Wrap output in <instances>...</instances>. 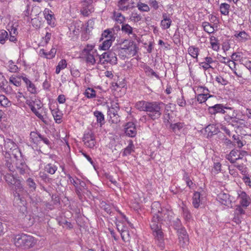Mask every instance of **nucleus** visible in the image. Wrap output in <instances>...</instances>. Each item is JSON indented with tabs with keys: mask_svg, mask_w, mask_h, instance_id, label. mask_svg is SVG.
I'll list each match as a JSON object with an SVG mask.
<instances>
[{
	"mask_svg": "<svg viewBox=\"0 0 251 251\" xmlns=\"http://www.w3.org/2000/svg\"><path fill=\"white\" fill-rule=\"evenodd\" d=\"M170 212L165 208H163L156 216L152 217L151 222L159 223V222H170L171 220L170 216Z\"/></svg>",
	"mask_w": 251,
	"mask_h": 251,
	"instance_id": "9d476101",
	"label": "nucleus"
},
{
	"mask_svg": "<svg viewBox=\"0 0 251 251\" xmlns=\"http://www.w3.org/2000/svg\"><path fill=\"white\" fill-rule=\"evenodd\" d=\"M14 242L16 247H24L25 249L32 247L35 243L33 237L24 233L16 235Z\"/></svg>",
	"mask_w": 251,
	"mask_h": 251,
	"instance_id": "f03ea898",
	"label": "nucleus"
},
{
	"mask_svg": "<svg viewBox=\"0 0 251 251\" xmlns=\"http://www.w3.org/2000/svg\"><path fill=\"white\" fill-rule=\"evenodd\" d=\"M97 52L84 53L85 55L86 61L88 64L94 65L96 63V60L95 58V54Z\"/></svg>",
	"mask_w": 251,
	"mask_h": 251,
	"instance_id": "ea45409f",
	"label": "nucleus"
},
{
	"mask_svg": "<svg viewBox=\"0 0 251 251\" xmlns=\"http://www.w3.org/2000/svg\"><path fill=\"white\" fill-rule=\"evenodd\" d=\"M120 49L123 50H128L130 53L135 55L137 52L138 48L133 41L125 40L120 44Z\"/></svg>",
	"mask_w": 251,
	"mask_h": 251,
	"instance_id": "9b49d317",
	"label": "nucleus"
},
{
	"mask_svg": "<svg viewBox=\"0 0 251 251\" xmlns=\"http://www.w3.org/2000/svg\"><path fill=\"white\" fill-rule=\"evenodd\" d=\"M235 36L236 38L239 39V40L241 41H245L247 40L248 39L249 37L248 35L244 31H242L238 33L235 34Z\"/></svg>",
	"mask_w": 251,
	"mask_h": 251,
	"instance_id": "6e6d98bb",
	"label": "nucleus"
},
{
	"mask_svg": "<svg viewBox=\"0 0 251 251\" xmlns=\"http://www.w3.org/2000/svg\"><path fill=\"white\" fill-rule=\"evenodd\" d=\"M67 176L71 184L73 185L75 188L79 185V181H82L81 180L78 178L76 176L75 178H74L70 174H68Z\"/></svg>",
	"mask_w": 251,
	"mask_h": 251,
	"instance_id": "3c124183",
	"label": "nucleus"
},
{
	"mask_svg": "<svg viewBox=\"0 0 251 251\" xmlns=\"http://www.w3.org/2000/svg\"><path fill=\"white\" fill-rule=\"evenodd\" d=\"M24 222L26 226H32L36 222H40V217L38 216H25L24 218Z\"/></svg>",
	"mask_w": 251,
	"mask_h": 251,
	"instance_id": "4be33fe9",
	"label": "nucleus"
},
{
	"mask_svg": "<svg viewBox=\"0 0 251 251\" xmlns=\"http://www.w3.org/2000/svg\"><path fill=\"white\" fill-rule=\"evenodd\" d=\"M205 131L208 133V136H211L217 134V129L215 125H209L206 127Z\"/></svg>",
	"mask_w": 251,
	"mask_h": 251,
	"instance_id": "79ce46f5",
	"label": "nucleus"
},
{
	"mask_svg": "<svg viewBox=\"0 0 251 251\" xmlns=\"http://www.w3.org/2000/svg\"><path fill=\"white\" fill-rule=\"evenodd\" d=\"M151 213L153 215L156 216L158 213H159L160 211H161L163 209L161 207V204L158 201H154L153 202L151 206Z\"/></svg>",
	"mask_w": 251,
	"mask_h": 251,
	"instance_id": "bb28decb",
	"label": "nucleus"
},
{
	"mask_svg": "<svg viewBox=\"0 0 251 251\" xmlns=\"http://www.w3.org/2000/svg\"><path fill=\"white\" fill-rule=\"evenodd\" d=\"M56 52V50L55 48H52L49 52L46 51L44 49H42L39 50V55L47 59H51L55 56Z\"/></svg>",
	"mask_w": 251,
	"mask_h": 251,
	"instance_id": "5701e85b",
	"label": "nucleus"
},
{
	"mask_svg": "<svg viewBox=\"0 0 251 251\" xmlns=\"http://www.w3.org/2000/svg\"><path fill=\"white\" fill-rule=\"evenodd\" d=\"M83 27L84 24L81 21L77 20L74 22L69 28L70 34H73L75 36L78 35Z\"/></svg>",
	"mask_w": 251,
	"mask_h": 251,
	"instance_id": "dca6fc26",
	"label": "nucleus"
},
{
	"mask_svg": "<svg viewBox=\"0 0 251 251\" xmlns=\"http://www.w3.org/2000/svg\"><path fill=\"white\" fill-rule=\"evenodd\" d=\"M178 244L180 247L185 248L189 243L188 235L184 228H180L177 231Z\"/></svg>",
	"mask_w": 251,
	"mask_h": 251,
	"instance_id": "f8f14e48",
	"label": "nucleus"
},
{
	"mask_svg": "<svg viewBox=\"0 0 251 251\" xmlns=\"http://www.w3.org/2000/svg\"><path fill=\"white\" fill-rule=\"evenodd\" d=\"M52 12L49 9L46 8L44 11V15L45 19L47 21L48 24L51 26L54 25V18L53 14H52Z\"/></svg>",
	"mask_w": 251,
	"mask_h": 251,
	"instance_id": "a878e982",
	"label": "nucleus"
},
{
	"mask_svg": "<svg viewBox=\"0 0 251 251\" xmlns=\"http://www.w3.org/2000/svg\"><path fill=\"white\" fill-rule=\"evenodd\" d=\"M9 82L17 87L20 86L21 84V77H15L12 76L9 78Z\"/></svg>",
	"mask_w": 251,
	"mask_h": 251,
	"instance_id": "13d9d810",
	"label": "nucleus"
},
{
	"mask_svg": "<svg viewBox=\"0 0 251 251\" xmlns=\"http://www.w3.org/2000/svg\"><path fill=\"white\" fill-rule=\"evenodd\" d=\"M100 62L103 64L106 62L112 65H115L117 63V58L114 52H105L100 56Z\"/></svg>",
	"mask_w": 251,
	"mask_h": 251,
	"instance_id": "6e6552de",
	"label": "nucleus"
},
{
	"mask_svg": "<svg viewBox=\"0 0 251 251\" xmlns=\"http://www.w3.org/2000/svg\"><path fill=\"white\" fill-rule=\"evenodd\" d=\"M223 105L222 104H216L213 106H209L208 108V111L209 114L211 115H215L219 113L221 109L223 108Z\"/></svg>",
	"mask_w": 251,
	"mask_h": 251,
	"instance_id": "2f4dec72",
	"label": "nucleus"
},
{
	"mask_svg": "<svg viewBox=\"0 0 251 251\" xmlns=\"http://www.w3.org/2000/svg\"><path fill=\"white\" fill-rule=\"evenodd\" d=\"M5 83H8V82L5 80V81H2L1 82H0V88L4 90L6 93H11L12 92V89L10 86L7 85L6 86Z\"/></svg>",
	"mask_w": 251,
	"mask_h": 251,
	"instance_id": "4d7b16f0",
	"label": "nucleus"
},
{
	"mask_svg": "<svg viewBox=\"0 0 251 251\" xmlns=\"http://www.w3.org/2000/svg\"><path fill=\"white\" fill-rule=\"evenodd\" d=\"M235 110L231 113H228L225 114L224 116V120L229 125H230L231 123V121L234 118V116L235 114H234Z\"/></svg>",
	"mask_w": 251,
	"mask_h": 251,
	"instance_id": "680f3d73",
	"label": "nucleus"
},
{
	"mask_svg": "<svg viewBox=\"0 0 251 251\" xmlns=\"http://www.w3.org/2000/svg\"><path fill=\"white\" fill-rule=\"evenodd\" d=\"M14 186L13 193L14 203L17 204L18 206H24L25 201L22 196L26 193V191L25 190L20 179L17 181Z\"/></svg>",
	"mask_w": 251,
	"mask_h": 251,
	"instance_id": "20e7f679",
	"label": "nucleus"
},
{
	"mask_svg": "<svg viewBox=\"0 0 251 251\" xmlns=\"http://www.w3.org/2000/svg\"><path fill=\"white\" fill-rule=\"evenodd\" d=\"M116 221L115 224L116 226L118 231L120 233L122 240H125L126 238L125 233L128 235V230L126 225L127 221H124V220H118L116 218Z\"/></svg>",
	"mask_w": 251,
	"mask_h": 251,
	"instance_id": "ddd939ff",
	"label": "nucleus"
},
{
	"mask_svg": "<svg viewBox=\"0 0 251 251\" xmlns=\"http://www.w3.org/2000/svg\"><path fill=\"white\" fill-rule=\"evenodd\" d=\"M150 227L155 243L159 247L163 249L165 247L164 236L160 224L154 223V221L151 222Z\"/></svg>",
	"mask_w": 251,
	"mask_h": 251,
	"instance_id": "7ed1b4c3",
	"label": "nucleus"
},
{
	"mask_svg": "<svg viewBox=\"0 0 251 251\" xmlns=\"http://www.w3.org/2000/svg\"><path fill=\"white\" fill-rule=\"evenodd\" d=\"M217 200L222 204L228 207L232 206L233 199L231 198L230 195L224 192L220 193L217 198Z\"/></svg>",
	"mask_w": 251,
	"mask_h": 251,
	"instance_id": "4468645a",
	"label": "nucleus"
},
{
	"mask_svg": "<svg viewBox=\"0 0 251 251\" xmlns=\"http://www.w3.org/2000/svg\"><path fill=\"white\" fill-rule=\"evenodd\" d=\"M4 179L5 181L9 185L14 186V184L16 183L17 181L19 180V177L14 176L12 173H6L4 175Z\"/></svg>",
	"mask_w": 251,
	"mask_h": 251,
	"instance_id": "b1692460",
	"label": "nucleus"
},
{
	"mask_svg": "<svg viewBox=\"0 0 251 251\" xmlns=\"http://www.w3.org/2000/svg\"><path fill=\"white\" fill-rule=\"evenodd\" d=\"M148 102V101L145 100L138 101L135 103V107L140 111L146 112Z\"/></svg>",
	"mask_w": 251,
	"mask_h": 251,
	"instance_id": "7c9ffc66",
	"label": "nucleus"
},
{
	"mask_svg": "<svg viewBox=\"0 0 251 251\" xmlns=\"http://www.w3.org/2000/svg\"><path fill=\"white\" fill-rule=\"evenodd\" d=\"M83 141L86 147L89 148H93L94 147L96 142L95 135L92 130H87L85 131L83 137Z\"/></svg>",
	"mask_w": 251,
	"mask_h": 251,
	"instance_id": "1a4fd4ad",
	"label": "nucleus"
},
{
	"mask_svg": "<svg viewBox=\"0 0 251 251\" xmlns=\"http://www.w3.org/2000/svg\"><path fill=\"white\" fill-rule=\"evenodd\" d=\"M94 116L97 118V122L101 126L104 123V117L102 113L99 111H96L94 112Z\"/></svg>",
	"mask_w": 251,
	"mask_h": 251,
	"instance_id": "4c0bfd02",
	"label": "nucleus"
},
{
	"mask_svg": "<svg viewBox=\"0 0 251 251\" xmlns=\"http://www.w3.org/2000/svg\"><path fill=\"white\" fill-rule=\"evenodd\" d=\"M114 16L115 17V20L120 24H124V22L125 21V17L120 13H114Z\"/></svg>",
	"mask_w": 251,
	"mask_h": 251,
	"instance_id": "bf43d9fd",
	"label": "nucleus"
},
{
	"mask_svg": "<svg viewBox=\"0 0 251 251\" xmlns=\"http://www.w3.org/2000/svg\"><path fill=\"white\" fill-rule=\"evenodd\" d=\"M134 145L133 143V141L131 140H129L128 145L126 148L123 151V155L127 156L129 155L131 152L134 151Z\"/></svg>",
	"mask_w": 251,
	"mask_h": 251,
	"instance_id": "473e14b6",
	"label": "nucleus"
},
{
	"mask_svg": "<svg viewBox=\"0 0 251 251\" xmlns=\"http://www.w3.org/2000/svg\"><path fill=\"white\" fill-rule=\"evenodd\" d=\"M106 38L102 43L100 45V49L103 50H107L111 46L112 43L115 40L114 29H107L104 30L101 34V39Z\"/></svg>",
	"mask_w": 251,
	"mask_h": 251,
	"instance_id": "39448f33",
	"label": "nucleus"
},
{
	"mask_svg": "<svg viewBox=\"0 0 251 251\" xmlns=\"http://www.w3.org/2000/svg\"><path fill=\"white\" fill-rule=\"evenodd\" d=\"M31 111L35 114V115L43 122H45L44 120V117L37 110L36 108L35 107V102H33V105H31Z\"/></svg>",
	"mask_w": 251,
	"mask_h": 251,
	"instance_id": "e2e57ef3",
	"label": "nucleus"
},
{
	"mask_svg": "<svg viewBox=\"0 0 251 251\" xmlns=\"http://www.w3.org/2000/svg\"><path fill=\"white\" fill-rule=\"evenodd\" d=\"M181 210L184 219L186 221H189L191 218V215L188 209L186 206H182Z\"/></svg>",
	"mask_w": 251,
	"mask_h": 251,
	"instance_id": "a18cd8bd",
	"label": "nucleus"
},
{
	"mask_svg": "<svg viewBox=\"0 0 251 251\" xmlns=\"http://www.w3.org/2000/svg\"><path fill=\"white\" fill-rule=\"evenodd\" d=\"M119 110L118 106H111L109 107L107 111V114L109 116V121L112 123L117 124L120 122L119 116L118 115V111Z\"/></svg>",
	"mask_w": 251,
	"mask_h": 251,
	"instance_id": "f3484780",
	"label": "nucleus"
},
{
	"mask_svg": "<svg viewBox=\"0 0 251 251\" xmlns=\"http://www.w3.org/2000/svg\"><path fill=\"white\" fill-rule=\"evenodd\" d=\"M184 126V123L178 122L175 124H171L170 125V128L177 135L179 133L180 130Z\"/></svg>",
	"mask_w": 251,
	"mask_h": 251,
	"instance_id": "c85d7f7f",
	"label": "nucleus"
},
{
	"mask_svg": "<svg viewBox=\"0 0 251 251\" xmlns=\"http://www.w3.org/2000/svg\"><path fill=\"white\" fill-rule=\"evenodd\" d=\"M204 30L208 33H212L214 31L213 26L208 22H203L202 25Z\"/></svg>",
	"mask_w": 251,
	"mask_h": 251,
	"instance_id": "de8ad7c7",
	"label": "nucleus"
},
{
	"mask_svg": "<svg viewBox=\"0 0 251 251\" xmlns=\"http://www.w3.org/2000/svg\"><path fill=\"white\" fill-rule=\"evenodd\" d=\"M195 89H196L195 91H197L199 93L202 94H209L208 92L209 91L208 88L205 87L200 86L196 87Z\"/></svg>",
	"mask_w": 251,
	"mask_h": 251,
	"instance_id": "338daca9",
	"label": "nucleus"
},
{
	"mask_svg": "<svg viewBox=\"0 0 251 251\" xmlns=\"http://www.w3.org/2000/svg\"><path fill=\"white\" fill-rule=\"evenodd\" d=\"M138 9L142 12H149L150 10L149 6L145 3H142L140 1L138 2L137 4Z\"/></svg>",
	"mask_w": 251,
	"mask_h": 251,
	"instance_id": "864d4df0",
	"label": "nucleus"
},
{
	"mask_svg": "<svg viewBox=\"0 0 251 251\" xmlns=\"http://www.w3.org/2000/svg\"><path fill=\"white\" fill-rule=\"evenodd\" d=\"M10 104V101L4 95H0V105L1 106L7 107L9 106Z\"/></svg>",
	"mask_w": 251,
	"mask_h": 251,
	"instance_id": "5fc2aeb1",
	"label": "nucleus"
},
{
	"mask_svg": "<svg viewBox=\"0 0 251 251\" xmlns=\"http://www.w3.org/2000/svg\"><path fill=\"white\" fill-rule=\"evenodd\" d=\"M94 47L92 45H88L87 47L83 49V52L84 53L97 52V50H94Z\"/></svg>",
	"mask_w": 251,
	"mask_h": 251,
	"instance_id": "0e129e2a",
	"label": "nucleus"
},
{
	"mask_svg": "<svg viewBox=\"0 0 251 251\" xmlns=\"http://www.w3.org/2000/svg\"><path fill=\"white\" fill-rule=\"evenodd\" d=\"M94 12V7L91 0H85L82 2L81 14L84 16L87 17Z\"/></svg>",
	"mask_w": 251,
	"mask_h": 251,
	"instance_id": "2eb2a0df",
	"label": "nucleus"
},
{
	"mask_svg": "<svg viewBox=\"0 0 251 251\" xmlns=\"http://www.w3.org/2000/svg\"><path fill=\"white\" fill-rule=\"evenodd\" d=\"M26 183L31 191H35L36 184L32 178L30 177L28 178L26 180Z\"/></svg>",
	"mask_w": 251,
	"mask_h": 251,
	"instance_id": "8fccbe9b",
	"label": "nucleus"
},
{
	"mask_svg": "<svg viewBox=\"0 0 251 251\" xmlns=\"http://www.w3.org/2000/svg\"><path fill=\"white\" fill-rule=\"evenodd\" d=\"M213 97L212 95L209 94H202L200 93L196 97V98L198 101L200 103H202L206 101L208 98Z\"/></svg>",
	"mask_w": 251,
	"mask_h": 251,
	"instance_id": "e433bc0d",
	"label": "nucleus"
},
{
	"mask_svg": "<svg viewBox=\"0 0 251 251\" xmlns=\"http://www.w3.org/2000/svg\"><path fill=\"white\" fill-rule=\"evenodd\" d=\"M15 159H12L10 153L6 152L4 155V164L8 171L10 172H14L15 171Z\"/></svg>",
	"mask_w": 251,
	"mask_h": 251,
	"instance_id": "6ab92c4d",
	"label": "nucleus"
},
{
	"mask_svg": "<svg viewBox=\"0 0 251 251\" xmlns=\"http://www.w3.org/2000/svg\"><path fill=\"white\" fill-rule=\"evenodd\" d=\"M29 137L30 142L36 145H39L42 141L48 146L51 145V143L48 138L41 135L37 131H31Z\"/></svg>",
	"mask_w": 251,
	"mask_h": 251,
	"instance_id": "0eeeda50",
	"label": "nucleus"
},
{
	"mask_svg": "<svg viewBox=\"0 0 251 251\" xmlns=\"http://www.w3.org/2000/svg\"><path fill=\"white\" fill-rule=\"evenodd\" d=\"M129 0H120L118 2V6L121 10L126 11L129 8Z\"/></svg>",
	"mask_w": 251,
	"mask_h": 251,
	"instance_id": "58836bf2",
	"label": "nucleus"
},
{
	"mask_svg": "<svg viewBox=\"0 0 251 251\" xmlns=\"http://www.w3.org/2000/svg\"><path fill=\"white\" fill-rule=\"evenodd\" d=\"M121 30L123 32L128 35L132 34V27L130 26L128 24H123L122 25ZM133 35L135 38L137 37L135 34H133Z\"/></svg>",
	"mask_w": 251,
	"mask_h": 251,
	"instance_id": "c9c22d12",
	"label": "nucleus"
},
{
	"mask_svg": "<svg viewBox=\"0 0 251 251\" xmlns=\"http://www.w3.org/2000/svg\"><path fill=\"white\" fill-rule=\"evenodd\" d=\"M27 90L31 94H35L37 92L35 85L31 82L26 86Z\"/></svg>",
	"mask_w": 251,
	"mask_h": 251,
	"instance_id": "69168bd1",
	"label": "nucleus"
},
{
	"mask_svg": "<svg viewBox=\"0 0 251 251\" xmlns=\"http://www.w3.org/2000/svg\"><path fill=\"white\" fill-rule=\"evenodd\" d=\"M229 4L226 3H222L220 6L221 14L226 16L228 15L229 14Z\"/></svg>",
	"mask_w": 251,
	"mask_h": 251,
	"instance_id": "c03bdc74",
	"label": "nucleus"
},
{
	"mask_svg": "<svg viewBox=\"0 0 251 251\" xmlns=\"http://www.w3.org/2000/svg\"><path fill=\"white\" fill-rule=\"evenodd\" d=\"M8 39V32L4 29H0V43L3 45Z\"/></svg>",
	"mask_w": 251,
	"mask_h": 251,
	"instance_id": "37998d69",
	"label": "nucleus"
},
{
	"mask_svg": "<svg viewBox=\"0 0 251 251\" xmlns=\"http://www.w3.org/2000/svg\"><path fill=\"white\" fill-rule=\"evenodd\" d=\"M144 70L146 75L148 76H154L156 78L160 79L159 76L149 66H146L144 68Z\"/></svg>",
	"mask_w": 251,
	"mask_h": 251,
	"instance_id": "49530a36",
	"label": "nucleus"
},
{
	"mask_svg": "<svg viewBox=\"0 0 251 251\" xmlns=\"http://www.w3.org/2000/svg\"><path fill=\"white\" fill-rule=\"evenodd\" d=\"M200 49L194 46H190L188 49V53L198 62V56L199 54Z\"/></svg>",
	"mask_w": 251,
	"mask_h": 251,
	"instance_id": "cd10ccee",
	"label": "nucleus"
},
{
	"mask_svg": "<svg viewBox=\"0 0 251 251\" xmlns=\"http://www.w3.org/2000/svg\"><path fill=\"white\" fill-rule=\"evenodd\" d=\"M239 151L238 150H232L230 152L226 155V159L231 163H234L236 160L242 159L240 155L239 154Z\"/></svg>",
	"mask_w": 251,
	"mask_h": 251,
	"instance_id": "412c9836",
	"label": "nucleus"
},
{
	"mask_svg": "<svg viewBox=\"0 0 251 251\" xmlns=\"http://www.w3.org/2000/svg\"><path fill=\"white\" fill-rule=\"evenodd\" d=\"M238 198L240 200V205L245 207H247L251 203V199L250 197L245 192L241 190L238 191Z\"/></svg>",
	"mask_w": 251,
	"mask_h": 251,
	"instance_id": "a211bd4d",
	"label": "nucleus"
},
{
	"mask_svg": "<svg viewBox=\"0 0 251 251\" xmlns=\"http://www.w3.org/2000/svg\"><path fill=\"white\" fill-rule=\"evenodd\" d=\"M79 185L75 188V192L79 199L82 198L84 191L86 189V184L83 181H79Z\"/></svg>",
	"mask_w": 251,
	"mask_h": 251,
	"instance_id": "393cba45",
	"label": "nucleus"
},
{
	"mask_svg": "<svg viewBox=\"0 0 251 251\" xmlns=\"http://www.w3.org/2000/svg\"><path fill=\"white\" fill-rule=\"evenodd\" d=\"M52 114L56 123H60L62 121V114L57 108L51 110Z\"/></svg>",
	"mask_w": 251,
	"mask_h": 251,
	"instance_id": "72a5a7b5",
	"label": "nucleus"
},
{
	"mask_svg": "<svg viewBox=\"0 0 251 251\" xmlns=\"http://www.w3.org/2000/svg\"><path fill=\"white\" fill-rule=\"evenodd\" d=\"M215 80L218 83L223 85H225L227 83V81L221 75L217 76Z\"/></svg>",
	"mask_w": 251,
	"mask_h": 251,
	"instance_id": "774afa93",
	"label": "nucleus"
},
{
	"mask_svg": "<svg viewBox=\"0 0 251 251\" xmlns=\"http://www.w3.org/2000/svg\"><path fill=\"white\" fill-rule=\"evenodd\" d=\"M126 134L130 137H134L137 134V129L135 124L132 122H128L125 126Z\"/></svg>",
	"mask_w": 251,
	"mask_h": 251,
	"instance_id": "aec40b11",
	"label": "nucleus"
},
{
	"mask_svg": "<svg viewBox=\"0 0 251 251\" xmlns=\"http://www.w3.org/2000/svg\"><path fill=\"white\" fill-rule=\"evenodd\" d=\"M14 159H15V171H17L21 175H24L29 172V168L25 163V159L22 156L20 153V156L14 155Z\"/></svg>",
	"mask_w": 251,
	"mask_h": 251,
	"instance_id": "423d86ee",
	"label": "nucleus"
},
{
	"mask_svg": "<svg viewBox=\"0 0 251 251\" xmlns=\"http://www.w3.org/2000/svg\"><path fill=\"white\" fill-rule=\"evenodd\" d=\"M165 106V104L161 101H149L146 112L151 119H158L161 117Z\"/></svg>",
	"mask_w": 251,
	"mask_h": 251,
	"instance_id": "f257e3e1",
	"label": "nucleus"
},
{
	"mask_svg": "<svg viewBox=\"0 0 251 251\" xmlns=\"http://www.w3.org/2000/svg\"><path fill=\"white\" fill-rule=\"evenodd\" d=\"M201 194L198 192H195L192 198V204L195 208H198L200 205Z\"/></svg>",
	"mask_w": 251,
	"mask_h": 251,
	"instance_id": "c756f323",
	"label": "nucleus"
},
{
	"mask_svg": "<svg viewBox=\"0 0 251 251\" xmlns=\"http://www.w3.org/2000/svg\"><path fill=\"white\" fill-rule=\"evenodd\" d=\"M100 207L101 209H103L108 214H111V206L109 204L107 203L104 201H102L100 203Z\"/></svg>",
	"mask_w": 251,
	"mask_h": 251,
	"instance_id": "603ef678",
	"label": "nucleus"
},
{
	"mask_svg": "<svg viewBox=\"0 0 251 251\" xmlns=\"http://www.w3.org/2000/svg\"><path fill=\"white\" fill-rule=\"evenodd\" d=\"M84 94L88 98H94L96 97V92L93 88H88L86 89Z\"/></svg>",
	"mask_w": 251,
	"mask_h": 251,
	"instance_id": "09e8293b",
	"label": "nucleus"
},
{
	"mask_svg": "<svg viewBox=\"0 0 251 251\" xmlns=\"http://www.w3.org/2000/svg\"><path fill=\"white\" fill-rule=\"evenodd\" d=\"M57 170V167L54 164L49 163L45 167V170L47 173L53 175Z\"/></svg>",
	"mask_w": 251,
	"mask_h": 251,
	"instance_id": "a19ab883",
	"label": "nucleus"
},
{
	"mask_svg": "<svg viewBox=\"0 0 251 251\" xmlns=\"http://www.w3.org/2000/svg\"><path fill=\"white\" fill-rule=\"evenodd\" d=\"M230 68V69L233 71L234 74L238 77L239 78H242V73L241 72H236V64L235 62L233 61L229 60V62H228V64H227Z\"/></svg>",
	"mask_w": 251,
	"mask_h": 251,
	"instance_id": "f704fd0d",
	"label": "nucleus"
},
{
	"mask_svg": "<svg viewBox=\"0 0 251 251\" xmlns=\"http://www.w3.org/2000/svg\"><path fill=\"white\" fill-rule=\"evenodd\" d=\"M183 179L186 182L187 186H188L189 188H191L193 183L190 178L188 173L185 172H184L183 174Z\"/></svg>",
	"mask_w": 251,
	"mask_h": 251,
	"instance_id": "052dcab7",
	"label": "nucleus"
}]
</instances>
